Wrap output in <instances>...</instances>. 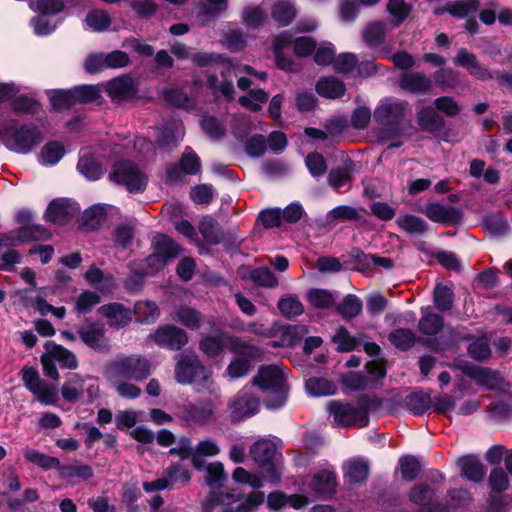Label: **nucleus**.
I'll use <instances>...</instances> for the list:
<instances>
[{"label":"nucleus","mask_w":512,"mask_h":512,"mask_svg":"<svg viewBox=\"0 0 512 512\" xmlns=\"http://www.w3.org/2000/svg\"><path fill=\"white\" fill-rule=\"evenodd\" d=\"M258 408V398L248 391L242 390L230 405V416L233 421H240L254 415Z\"/></svg>","instance_id":"13"},{"label":"nucleus","mask_w":512,"mask_h":512,"mask_svg":"<svg viewBox=\"0 0 512 512\" xmlns=\"http://www.w3.org/2000/svg\"><path fill=\"white\" fill-rule=\"evenodd\" d=\"M243 23L251 28H259L266 21V14L259 6H249L242 14Z\"/></svg>","instance_id":"44"},{"label":"nucleus","mask_w":512,"mask_h":512,"mask_svg":"<svg viewBox=\"0 0 512 512\" xmlns=\"http://www.w3.org/2000/svg\"><path fill=\"white\" fill-rule=\"evenodd\" d=\"M340 313L345 318H352L362 311V302L355 295H347L339 306Z\"/></svg>","instance_id":"54"},{"label":"nucleus","mask_w":512,"mask_h":512,"mask_svg":"<svg viewBox=\"0 0 512 512\" xmlns=\"http://www.w3.org/2000/svg\"><path fill=\"white\" fill-rule=\"evenodd\" d=\"M154 342L159 346L180 349L188 341L186 333L174 326L159 327L153 335Z\"/></svg>","instance_id":"15"},{"label":"nucleus","mask_w":512,"mask_h":512,"mask_svg":"<svg viewBox=\"0 0 512 512\" xmlns=\"http://www.w3.org/2000/svg\"><path fill=\"white\" fill-rule=\"evenodd\" d=\"M134 314L140 323H153L158 319L160 310L155 302L143 300L136 302Z\"/></svg>","instance_id":"32"},{"label":"nucleus","mask_w":512,"mask_h":512,"mask_svg":"<svg viewBox=\"0 0 512 512\" xmlns=\"http://www.w3.org/2000/svg\"><path fill=\"white\" fill-rule=\"evenodd\" d=\"M104 90L114 102L127 101L136 93L134 81L129 76H120L108 81L104 85Z\"/></svg>","instance_id":"14"},{"label":"nucleus","mask_w":512,"mask_h":512,"mask_svg":"<svg viewBox=\"0 0 512 512\" xmlns=\"http://www.w3.org/2000/svg\"><path fill=\"white\" fill-rule=\"evenodd\" d=\"M278 308L287 317L298 316L304 311L302 303L293 296L282 298L278 302Z\"/></svg>","instance_id":"55"},{"label":"nucleus","mask_w":512,"mask_h":512,"mask_svg":"<svg viewBox=\"0 0 512 512\" xmlns=\"http://www.w3.org/2000/svg\"><path fill=\"white\" fill-rule=\"evenodd\" d=\"M387 34L386 25L381 22L370 24L364 32V41L371 46L378 45L383 42Z\"/></svg>","instance_id":"45"},{"label":"nucleus","mask_w":512,"mask_h":512,"mask_svg":"<svg viewBox=\"0 0 512 512\" xmlns=\"http://www.w3.org/2000/svg\"><path fill=\"white\" fill-rule=\"evenodd\" d=\"M399 83L402 89L413 94H428L433 88L432 80L419 72L405 73Z\"/></svg>","instance_id":"20"},{"label":"nucleus","mask_w":512,"mask_h":512,"mask_svg":"<svg viewBox=\"0 0 512 512\" xmlns=\"http://www.w3.org/2000/svg\"><path fill=\"white\" fill-rule=\"evenodd\" d=\"M23 455L28 462L33 463L43 469L56 468L60 464L57 458L45 455L30 447H26L23 450Z\"/></svg>","instance_id":"37"},{"label":"nucleus","mask_w":512,"mask_h":512,"mask_svg":"<svg viewBox=\"0 0 512 512\" xmlns=\"http://www.w3.org/2000/svg\"><path fill=\"white\" fill-rule=\"evenodd\" d=\"M459 465L461 467L462 474L467 479L474 482L481 481L486 474V469L479 461V459L474 456H466L461 458L459 460Z\"/></svg>","instance_id":"28"},{"label":"nucleus","mask_w":512,"mask_h":512,"mask_svg":"<svg viewBox=\"0 0 512 512\" xmlns=\"http://www.w3.org/2000/svg\"><path fill=\"white\" fill-rule=\"evenodd\" d=\"M252 459L258 464L263 478L277 483L282 475L281 455L270 439H259L250 448Z\"/></svg>","instance_id":"3"},{"label":"nucleus","mask_w":512,"mask_h":512,"mask_svg":"<svg viewBox=\"0 0 512 512\" xmlns=\"http://www.w3.org/2000/svg\"><path fill=\"white\" fill-rule=\"evenodd\" d=\"M99 312L103 315L110 327L121 328L131 321L130 309L121 303H109L100 307Z\"/></svg>","instance_id":"19"},{"label":"nucleus","mask_w":512,"mask_h":512,"mask_svg":"<svg viewBox=\"0 0 512 512\" xmlns=\"http://www.w3.org/2000/svg\"><path fill=\"white\" fill-rule=\"evenodd\" d=\"M30 7L43 15L55 14L63 9L61 0H35L30 3Z\"/></svg>","instance_id":"60"},{"label":"nucleus","mask_w":512,"mask_h":512,"mask_svg":"<svg viewBox=\"0 0 512 512\" xmlns=\"http://www.w3.org/2000/svg\"><path fill=\"white\" fill-rule=\"evenodd\" d=\"M412 6L406 0H388L387 11L395 27L402 24L409 16Z\"/></svg>","instance_id":"35"},{"label":"nucleus","mask_w":512,"mask_h":512,"mask_svg":"<svg viewBox=\"0 0 512 512\" xmlns=\"http://www.w3.org/2000/svg\"><path fill=\"white\" fill-rule=\"evenodd\" d=\"M111 22L110 16L103 10H92L85 19L87 28L94 32L105 31L111 25Z\"/></svg>","instance_id":"38"},{"label":"nucleus","mask_w":512,"mask_h":512,"mask_svg":"<svg viewBox=\"0 0 512 512\" xmlns=\"http://www.w3.org/2000/svg\"><path fill=\"white\" fill-rule=\"evenodd\" d=\"M77 168L89 180H97L103 174L102 165L87 151L81 155Z\"/></svg>","instance_id":"30"},{"label":"nucleus","mask_w":512,"mask_h":512,"mask_svg":"<svg viewBox=\"0 0 512 512\" xmlns=\"http://www.w3.org/2000/svg\"><path fill=\"white\" fill-rule=\"evenodd\" d=\"M291 44V37L287 33L278 35L274 40V53L279 68L286 71H294L295 65L292 59L283 55V50Z\"/></svg>","instance_id":"26"},{"label":"nucleus","mask_w":512,"mask_h":512,"mask_svg":"<svg viewBox=\"0 0 512 512\" xmlns=\"http://www.w3.org/2000/svg\"><path fill=\"white\" fill-rule=\"evenodd\" d=\"M32 394L44 405H56L58 401L57 390L49 387L44 381Z\"/></svg>","instance_id":"62"},{"label":"nucleus","mask_w":512,"mask_h":512,"mask_svg":"<svg viewBox=\"0 0 512 512\" xmlns=\"http://www.w3.org/2000/svg\"><path fill=\"white\" fill-rule=\"evenodd\" d=\"M267 100L268 94L263 89H251L246 95L239 97L238 102L242 107L252 112H258Z\"/></svg>","instance_id":"34"},{"label":"nucleus","mask_w":512,"mask_h":512,"mask_svg":"<svg viewBox=\"0 0 512 512\" xmlns=\"http://www.w3.org/2000/svg\"><path fill=\"white\" fill-rule=\"evenodd\" d=\"M64 155V146L58 141H50L42 147L39 154V161L43 165H55Z\"/></svg>","instance_id":"33"},{"label":"nucleus","mask_w":512,"mask_h":512,"mask_svg":"<svg viewBox=\"0 0 512 512\" xmlns=\"http://www.w3.org/2000/svg\"><path fill=\"white\" fill-rule=\"evenodd\" d=\"M478 6L477 0H459L446 5V11L456 17H465L474 12Z\"/></svg>","instance_id":"53"},{"label":"nucleus","mask_w":512,"mask_h":512,"mask_svg":"<svg viewBox=\"0 0 512 512\" xmlns=\"http://www.w3.org/2000/svg\"><path fill=\"white\" fill-rule=\"evenodd\" d=\"M153 254L144 261L146 268L142 269V275H153L162 270L169 260L180 255V247L169 237L158 234L153 238Z\"/></svg>","instance_id":"5"},{"label":"nucleus","mask_w":512,"mask_h":512,"mask_svg":"<svg viewBox=\"0 0 512 512\" xmlns=\"http://www.w3.org/2000/svg\"><path fill=\"white\" fill-rule=\"evenodd\" d=\"M368 473V462L364 459H350L344 464V477L351 484L364 482Z\"/></svg>","instance_id":"24"},{"label":"nucleus","mask_w":512,"mask_h":512,"mask_svg":"<svg viewBox=\"0 0 512 512\" xmlns=\"http://www.w3.org/2000/svg\"><path fill=\"white\" fill-rule=\"evenodd\" d=\"M327 411L333 422L338 426L363 427L367 424V414L362 408L339 401H330L327 404Z\"/></svg>","instance_id":"10"},{"label":"nucleus","mask_w":512,"mask_h":512,"mask_svg":"<svg viewBox=\"0 0 512 512\" xmlns=\"http://www.w3.org/2000/svg\"><path fill=\"white\" fill-rule=\"evenodd\" d=\"M78 212V207L68 199H58L50 203L46 211V219L55 224H64Z\"/></svg>","instance_id":"16"},{"label":"nucleus","mask_w":512,"mask_h":512,"mask_svg":"<svg viewBox=\"0 0 512 512\" xmlns=\"http://www.w3.org/2000/svg\"><path fill=\"white\" fill-rule=\"evenodd\" d=\"M203 131L212 138H221L225 134V127L216 118L204 116L200 123Z\"/></svg>","instance_id":"63"},{"label":"nucleus","mask_w":512,"mask_h":512,"mask_svg":"<svg viewBox=\"0 0 512 512\" xmlns=\"http://www.w3.org/2000/svg\"><path fill=\"white\" fill-rule=\"evenodd\" d=\"M317 93L329 99L341 97L345 93L344 83L336 77H323L316 84Z\"/></svg>","instance_id":"25"},{"label":"nucleus","mask_w":512,"mask_h":512,"mask_svg":"<svg viewBox=\"0 0 512 512\" xmlns=\"http://www.w3.org/2000/svg\"><path fill=\"white\" fill-rule=\"evenodd\" d=\"M405 104L400 100L387 99L374 112L375 119L383 124L393 123L404 115Z\"/></svg>","instance_id":"21"},{"label":"nucleus","mask_w":512,"mask_h":512,"mask_svg":"<svg viewBox=\"0 0 512 512\" xmlns=\"http://www.w3.org/2000/svg\"><path fill=\"white\" fill-rule=\"evenodd\" d=\"M423 213L433 222L450 224L456 222L460 214L453 208L441 205L439 203H430L424 209Z\"/></svg>","instance_id":"23"},{"label":"nucleus","mask_w":512,"mask_h":512,"mask_svg":"<svg viewBox=\"0 0 512 512\" xmlns=\"http://www.w3.org/2000/svg\"><path fill=\"white\" fill-rule=\"evenodd\" d=\"M99 388L90 376L82 377L79 374H70L61 388L62 397L70 403L77 402L86 396L92 401L98 396Z\"/></svg>","instance_id":"9"},{"label":"nucleus","mask_w":512,"mask_h":512,"mask_svg":"<svg viewBox=\"0 0 512 512\" xmlns=\"http://www.w3.org/2000/svg\"><path fill=\"white\" fill-rule=\"evenodd\" d=\"M453 61L457 66L466 68L470 75L477 79L489 80L493 78L492 72L481 66L476 56L466 49H460Z\"/></svg>","instance_id":"18"},{"label":"nucleus","mask_w":512,"mask_h":512,"mask_svg":"<svg viewBox=\"0 0 512 512\" xmlns=\"http://www.w3.org/2000/svg\"><path fill=\"white\" fill-rule=\"evenodd\" d=\"M199 231L205 241L210 244H216L220 240L216 222L213 218L206 217L199 224Z\"/></svg>","instance_id":"56"},{"label":"nucleus","mask_w":512,"mask_h":512,"mask_svg":"<svg viewBox=\"0 0 512 512\" xmlns=\"http://www.w3.org/2000/svg\"><path fill=\"white\" fill-rule=\"evenodd\" d=\"M306 389L313 396H326L334 394L336 387L330 380L324 378H309L306 381Z\"/></svg>","instance_id":"39"},{"label":"nucleus","mask_w":512,"mask_h":512,"mask_svg":"<svg viewBox=\"0 0 512 512\" xmlns=\"http://www.w3.org/2000/svg\"><path fill=\"white\" fill-rule=\"evenodd\" d=\"M333 342L337 345L339 351H351L357 344L356 339L343 327L337 329L333 336Z\"/></svg>","instance_id":"64"},{"label":"nucleus","mask_w":512,"mask_h":512,"mask_svg":"<svg viewBox=\"0 0 512 512\" xmlns=\"http://www.w3.org/2000/svg\"><path fill=\"white\" fill-rule=\"evenodd\" d=\"M149 374V362L137 355L117 358L110 362L104 371L108 381H115L118 378L141 381Z\"/></svg>","instance_id":"4"},{"label":"nucleus","mask_w":512,"mask_h":512,"mask_svg":"<svg viewBox=\"0 0 512 512\" xmlns=\"http://www.w3.org/2000/svg\"><path fill=\"white\" fill-rule=\"evenodd\" d=\"M232 479L239 484H247L253 489H258L263 486L266 481L263 475H258L247 471L243 467H237L232 473Z\"/></svg>","instance_id":"41"},{"label":"nucleus","mask_w":512,"mask_h":512,"mask_svg":"<svg viewBox=\"0 0 512 512\" xmlns=\"http://www.w3.org/2000/svg\"><path fill=\"white\" fill-rule=\"evenodd\" d=\"M308 301L316 308L324 309L333 305L335 298L324 289H312L308 292Z\"/></svg>","instance_id":"48"},{"label":"nucleus","mask_w":512,"mask_h":512,"mask_svg":"<svg viewBox=\"0 0 512 512\" xmlns=\"http://www.w3.org/2000/svg\"><path fill=\"white\" fill-rule=\"evenodd\" d=\"M192 171V156L188 153L184 154L180 163L167 172V178L171 182L181 180L183 176L189 175Z\"/></svg>","instance_id":"49"},{"label":"nucleus","mask_w":512,"mask_h":512,"mask_svg":"<svg viewBox=\"0 0 512 512\" xmlns=\"http://www.w3.org/2000/svg\"><path fill=\"white\" fill-rule=\"evenodd\" d=\"M336 485V476L331 470H323L319 472L314 476L311 483L313 490L322 495L333 493Z\"/></svg>","instance_id":"31"},{"label":"nucleus","mask_w":512,"mask_h":512,"mask_svg":"<svg viewBox=\"0 0 512 512\" xmlns=\"http://www.w3.org/2000/svg\"><path fill=\"white\" fill-rule=\"evenodd\" d=\"M81 340L91 349L108 352L109 342L105 336V327L100 323H88L78 329Z\"/></svg>","instance_id":"12"},{"label":"nucleus","mask_w":512,"mask_h":512,"mask_svg":"<svg viewBox=\"0 0 512 512\" xmlns=\"http://www.w3.org/2000/svg\"><path fill=\"white\" fill-rule=\"evenodd\" d=\"M37 125L11 121L0 131V141L10 151L28 154L42 141Z\"/></svg>","instance_id":"2"},{"label":"nucleus","mask_w":512,"mask_h":512,"mask_svg":"<svg viewBox=\"0 0 512 512\" xmlns=\"http://www.w3.org/2000/svg\"><path fill=\"white\" fill-rule=\"evenodd\" d=\"M443 327L441 316L431 312L429 308L422 309V317L418 323L419 331L427 336L436 335Z\"/></svg>","instance_id":"29"},{"label":"nucleus","mask_w":512,"mask_h":512,"mask_svg":"<svg viewBox=\"0 0 512 512\" xmlns=\"http://www.w3.org/2000/svg\"><path fill=\"white\" fill-rule=\"evenodd\" d=\"M273 19L280 25H288L295 17V10L291 3L279 1L272 10Z\"/></svg>","instance_id":"43"},{"label":"nucleus","mask_w":512,"mask_h":512,"mask_svg":"<svg viewBox=\"0 0 512 512\" xmlns=\"http://www.w3.org/2000/svg\"><path fill=\"white\" fill-rule=\"evenodd\" d=\"M434 303L440 310H449L453 304V292L445 285L438 284L434 289Z\"/></svg>","instance_id":"52"},{"label":"nucleus","mask_w":512,"mask_h":512,"mask_svg":"<svg viewBox=\"0 0 512 512\" xmlns=\"http://www.w3.org/2000/svg\"><path fill=\"white\" fill-rule=\"evenodd\" d=\"M44 347L45 352L40 360L45 376L53 380L59 379V372L55 362H58L62 368L66 369H76L78 367L76 355L65 347L52 341H47Z\"/></svg>","instance_id":"6"},{"label":"nucleus","mask_w":512,"mask_h":512,"mask_svg":"<svg viewBox=\"0 0 512 512\" xmlns=\"http://www.w3.org/2000/svg\"><path fill=\"white\" fill-rule=\"evenodd\" d=\"M396 223L410 234H421L427 229L426 222L422 218L409 214L398 217Z\"/></svg>","instance_id":"40"},{"label":"nucleus","mask_w":512,"mask_h":512,"mask_svg":"<svg viewBox=\"0 0 512 512\" xmlns=\"http://www.w3.org/2000/svg\"><path fill=\"white\" fill-rule=\"evenodd\" d=\"M220 452V447L218 444L211 440L206 439L200 441L197 446L194 448V468L200 469L201 465L198 463L197 458L200 456L212 457L216 456Z\"/></svg>","instance_id":"46"},{"label":"nucleus","mask_w":512,"mask_h":512,"mask_svg":"<svg viewBox=\"0 0 512 512\" xmlns=\"http://www.w3.org/2000/svg\"><path fill=\"white\" fill-rule=\"evenodd\" d=\"M50 233L41 226L27 225L0 238L3 246H18L32 240H46Z\"/></svg>","instance_id":"11"},{"label":"nucleus","mask_w":512,"mask_h":512,"mask_svg":"<svg viewBox=\"0 0 512 512\" xmlns=\"http://www.w3.org/2000/svg\"><path fill=\"white\" fill-rule=\"evenodd\" d=\"M226 478L224 466L221 462H212L206 466L205 480L209 486H219Z\"/></svg>","instance_id":"50"},{"label":"nucleus","mask_w":512,"mask_h":512,"mask_svg":"<svg viewBox=\"0 0 512 512\" xmlns=\"http://www.w3.org/2000/svg\"><path fill=\"white\" fill-rule=\"evenodd\" d=\"M177 382L190 384L192 382V361L189 356L181 357L175 368Z\"/></svg>","instance_id":"57"},{"label":"nucleus","mask_w":512,"mask_h":512,"mask_svg":"<svg viewBox=\"0 0 512 512\" xmlns=\"http://www.w3.org/2000/svg\"><path fill=\"white\" fill-rule=\"evenodd\" d=\"M484 226L495 235L504 234L509 229L507 220L500 214H492L485 218Z\"/></svg>","instance_id":"61"},{"label":"nucleus","mask_w":512,"mask_h":512,"mask_svg":"<svg viewBox=\"0 0 512 512\" xmlns=\"http://www.w3.org/2000/svg\"><path fill=\"white\" fill-rule=\"evenodd\" d=\"M229 339L225 333L214 332L200 341V349L209 357L217 356Z\"/></svg>","instance_id":"27"},{"label":"nucleus","mask_w":512,"mask_h":512,"mask_svg":"<svg viewBox=\"0 0 512 512\" xmlns=\"http://www.w3.org/2000/svg\"><path fill=\"white\" fill-rule=\"evenodd\" d=\"M100 302V295L96 292L86 290L82 292L75 303V310L84 314L90 312L92 308Z\"/></svg>","instance_id":"47"},{"label":"nucleus","mask_w":512,"mask_h":512,"mask_svg":"<svg viewBox=\"0 0 512 512\" xmlns=\"http://www.w3.org/2000/svg\"><path fill=\"white\" fill-rule=\"evenodd\" d=\"M253 383L266 393V405L277 409L287 400V373L277 365L261 367L254 377Z\"/></svg>","instance_id":"1"},{"label":"nucleus","mask_w":512,"mask_h":512,"mask_svg":"<svg viewBox=\"0 0 512 512\" xmlns=\"http://www.w3.org/2000/svg\"><path fill=\"white\" fill-rule=\"evenodd\" d=\"M107 211L103 205L97 204L87 209L83 215V226L87 230L97 228L106 217Z\"/></svg>","instance_id":"42"},{"label":"nucleus","mask_w":512,"mask_h":512,"mask_svg":"<svg viewBox=\"0 0 512 512\" xmlns=\"http://www.w3.org/2000/svg\"><path fill=\"white\" fill-rule=\"evenodd\" d=\"M109 178L113 182L123 185L131 193L143 192L148 183L146 174L130 161L116 162Z\"/></svg>","instance_id":"7"},{"label":"nucleus","mask_w":512,"mask_h":512,"mask_svg":"<svg viewBox=\"0 0 512 512\" xmlns=\"http://www.w3.org/2000/svg\"><path fill=\"white\" fill-rule=\"evenodd\" d=\"M178 470L179 468L177 466H171L166 472V477L151 482H145L143 484L144 490L146 492H154L164 490L177 483L187 484L189 482L190 475L187 472H184L179 477L175 476L174 473Z\"/></svg>","instance_id":"22"},{"label":"nucleus","mask_w":512,"mask_h":512,"mask_svg":"<svg viewBox=\"0 0 512 512\" xmlns=\"http://www.w3.org/2000/svg\"><path fill=\"white\" fill-rule=\"evenodd\" d=\"M73 102L75 103H96L100 99V89L94 85H82L71 89Z\"/></svg>","instance_id":"36"},{"label":"nucleus","mask_w":512,"mask_h":512,"mask_svg":"<svg viewBox=\"0 0 512 512\" xmlns=\"http://www.w3.org/2000/svg\"><path fill=\"white\" fill-rule=\"evenodd\" d=\"M400 471L403 479L412 481L420 472V463L414 457H402L399 460Z\"/></svg>","instance_id":"59"},{"label":"nucleus","mask_w":512,"mask_h":512,"mask_svg":"<svg viewBox=\"0 0 512 512\" xmlns=\"http://www.w3.org/2000/svg\"><path fill=\"white\" fill-rule=\"evenodd\" d=\"M389 340L397 348L406 350L414 344L415 335L409 329H397L390 333Z\"/></svg>","instance_id":"51"},{"label":"nucleus","mask_w":512,"mask_h":512,"mask_svg":"<svg viewBox=\"0 0 512 512\" xmlns=\"http://www.w3.org/2000/svg\"><path fill=\"white\" fill-rule=\"evenodd\" d=\"M124 379L118 378L115 381H109L113 388L116 390V392L121 396L122 398L127 399H136L141 394V389L137 387L136 385L124 382Z\"/></svg>","instance_id":"58"},{"label":"nucleus","mask_w":512,"mask_h":512,"mask_svg":"<svg viewBox=\"0 0 512 512\" xmlns=\"http://www.w3.org/2000/svg\"><path fill=\"white\" fill-rule=\"evenodd\" d=\"M463 372L486 389L492 390L501 387L502 378L495 370L479 366H465Z\"/></svg>","instance_id":"17"},{"label":"nucleus","mask_w":512,"mask_h":512,"mask_svg":"<svg viewBox=\"0 0 512 512\" xmlns=\"http://www.w3.org/2000/svg\"><path fill=\"white\" fill-rule=\"evenodd\" d=\"M238 500L239 496L235 494L234 489L215 491L209 496V502L212 506H222L221 512H253L264 502V493H251L242 503L238 504L236 508H233L232 504Z\"/></svg>","instance_id":"8"}]
</instances>
